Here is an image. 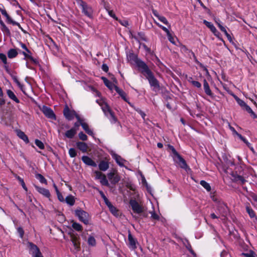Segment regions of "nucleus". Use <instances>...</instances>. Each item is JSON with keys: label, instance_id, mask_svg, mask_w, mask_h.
<instances>
[{"label": "nucleus", "instance_id": "1", "mask_svg": "<svg viewBox=\"0 0 257 257\" xmlns=\"http://www.w3.org/2000/svg\"><path fill=\"white\" fill-rule=\"evenodd\" d=\"M96 102L101 106L104 114L109 119L111 123H115L117 121L116 118L114 115L113 112L110 110L108 104L106 103L104 99L100 98L96 100Z\"/></svg>", "mask_w": 257, "mask_h": 257}, {"label": "nucleus", "instance_id": "2", "mask_svg": "<svg viewBox=\"0 0 257 257\" xmlns=\"http://www.w3.org/2000/svg\"><path fill=\"white\" fill-rule=\"evenodd\" d=\"M130 204L132 207L134 213L141 215L143 213L144 217L147 215L144 213V207L142 205L139 204L136 200L132 199L130 201Z\"/></svg>", "mask_w": 257, "mask_h": 257}, {"label": "nucleus", "instance_id": "3", "mask_svg": "<svg viewBox=\"0 0 257 257\" xmlns=\"http://www.w3.org/2000/svg\"><path fill=\"white\" fill-rule=\"evenodd\" d=\"M75 214L80 221L85 224H89L90 216L87 212L81 209H77L75 211Z\"/></svg>", "mask_w": 257, "mask_h": 257}, {"label": "nucleus", "instance_id": "4", "mask_svg": "<svg viewBox=\"0 0 257 257\" xmlns=\"http://www.w3.org/2000/svg\"><path fill=\"white\" fill-rule=\"evenodd\" d=\"M29 252L33 257H43L40 249L37 245L32 242H29L27 244Z\"/></svg>", "mask_w": 257, "mask_h": 257}, {"label": "nucleus", "instance_id": "5", "mask_svg": "<svg viewBox=\"0 0 257 257\" xmlns=\"http://www.w3.org/2000/svg\"><path fill=\"white\" fill-rule=\"evenodd\" d=\"M145 76L148 80L150 85L153 87V90L159 89L160 87L159 82L151 71L147 73Z\"/></svg>", "mask_w": 257, "mask_h": 257}, {"label": "nucleus", "instance_id": "6", "mask_svg": "<svg viewBox=\"0 0 257 257\" xmlns=\"http://www.w3.org/2000/svg\"><path fill=\"white\" fill-rule=\"evenodd\" d=\"M78 3L82 8V12L84 13V14L88 17H91L92 14L91 8L89 7L85 2L81 0L79 1Z\"/></svg>", "mask_w": 257, "mask_h": 257}, {"label": "nucleus", "instance_id": "7", "mask_svg": "<svg viewBox=\"0 0 257 257\" xmlns=\"http://www.w3.org/2000/svg\"><path fill=\"white\" fill-rule=\"evenodd\" d=\"M174 161L182 168L185 169L187 172L190 170L187 165L185 160L180 155L174 158Z\"/></svg>", "mask_w": 257, "mask_h": 257}, {"label": "nucleus", "instance_id": "8", "mask_svg": "<svg viewBox=\"0 0 257 257\" xmlns=\"http://www.w3.org/2000/svg\"><path fill=\"white\" fill-rule=\"evenodd\" d=\"M40 109L45 114V115L48 118L53 119H56L55 114L54 113L53 110L49 107L43 105L42 107L40 108Z\"/></svg>", "mask_w": 257, "mask_h": 257}, {"label": "nucleus", "instance_id": "9", "mask_svg": "<svg viewBox=\"0 0 257 257\" xmlns=\"http://www.w3.org/2000/svg\"><path fill=\"white\" fill-rule=\"evenodd\" d=\"M218 211L220 214V217L222 220L225 219V217L228 213V208L224 203H220L218 208Z\"/></svg>", "mask_w": 257, "mask_h": 257}, {"label": "nucleus", "instance_id": "10", "mask_svg": "<svg viewBox=\"0 0 257 257\" xmlns=\"http://www.w3.org/2000/svg\"><path fill=\"white\" fill-rule=\"evenodd\" d=\"M138 67L141 70L143 74L146 75L149 72H151L147 65L143 61L138 60L136 63Z\"/></svg>", "mask_w": 257, "mask_h": 257}, {"label": "nucleus", "instance_id": "11", "mask_svg": "<svg viewBox=\"0 0 257 257\" xmlns=\"http://www.w3.org/2000/svg\"><path fill=\"white\" fill-rule=\"evenodd\" d=\"M108 179L112 184H116L120 180V177L116 174V171L113 170L112 172L107 174Z\"/></svg>", "mask_w": 257, "mask_h": 257}, {"label": "nucleus", "instance_id": "12", "mask_svg": "<svg viewBox=\"0 0 257 257\" xmlns=\"http://www.w3.org/2000/svg\"><path fill=\"white\" fill-rule=\"evenodd\" d=\"M136 239L134 238L133 235L131 234L130 232H129L128 234V242L127 245L129 248L132 250H134L137 248L136 244H137Z\"/></svg>", "mask_w": 257, "mask_h": 257}, {"label": "nucleus", "instance_id": "13", "mask_svg": "<svg viewBox=\"0 0 257 257\" xmlns=\"http://www.w3.org/2000/svg\"><path fill=\"white\" fill-rule=\"evenodd\" d=\"M111 155L113 159H114L116 163L120 166L122 167L124 166V163L126 162L125 160L122 159L120 156L117 155L114 152L111 153Z\"/></svg>", "mask_w": 257, "mask_h": 257}, {"label": "nucleus", "instance_id": "14", "mask_svg": "<svg viewBox=\"0 0 257 257\" xmlns=\"http://www.w3.org/2000/svg\"><path fill=\"white\" fill-rule=\"evenodd\" d=\"M36 190L41 194L47 198H50L51 194L49 190L41 187L37 185L34 186Z\"/></svg>", "mask_w": 257, "mask_h": 257}, {"label": "nucleus", "instance_id": "15", "mask_svg": "<svg viewBox=\"0 0 257 257\" xmlns=\"http://www.w3.org/2000/svg\"><path fill=\"white\" fill-rule=\"evenodd\" d=\"M78 120L80 121V125L82 126L83 130L85 131V132L89 135L93 136V131L89 128L88 125L82 121V120L79 117H77Z\"/></svg>", "mask_w": 257, "mask_h": 257}, {"label": "nucleus", "instance_id": "16", "mask_svg": "<svg viewBox=\"0 0 257 257\" xmlns=\"http://www.w3.org/2000/svg\"><path fill=\"white\" fill-rule=\"evenodd\" d=\"M64 114L66 118L68 120H71L74 118V115L77 118V116L74 111H71L68 107L65 108L64 109Z\"/></svg>", "mask_w": 257, "mask_h": 257}, {"label": "nucleus", "instance_id": "17", "mask_svg": "<svg viewBox=\"0 0 257 257\" xmlns=\"http://www.w3.org/2000/svg\"><path fill=\"white\" fill-rule=\"evenodd\" d=\"M152 13H153V15L156 17H157L158 19V20L159 21H160L161 22H162L163 23H164L165 25H168L169 26H170L169 25L168 21L166 19V18L164 16L160 15L158 13V12L156 10H153Z\"/></svg>", "mask_w": 257, "mask_h": 257}, {"label": "nucleus", "instance_id": "18", "mask_svg": "<svg viewBox=\"0 0 257 257\" xmlns=\"http://www.w3.org/2000/svg\"><path fill=\"white\" fill-rule=\"evenodd\" d=\"M82 161L87 165L96 167V163L88 156H84L82 157Z\"/></svg>", "mask_w": 257, "mask_h": 257}, {"label": "nucleus", "instance_id": "19", "mask_svg": "<svg viewBox=\"0 0 257 257\" xmlns=\"http://www.w3.org/2000/svg\"><path fill=\"white\" fill-rule=\"evenodd\" d=\"M115 90L117 92V93H118L119 94V95L124 101L127 102L130 105V106L134 107L133 105L128 101L127 98H126V94L122 90L118 88L117 86H115Z\"/></svg>", "mask_w": 257, "mask_h": 257}, {"label": "nucleus", "instance_id": "20", "mask_svg": "<svg viewBox=\"0 0 257 257\" xmlns=\"http://www.w3.org/2000/svg\"><path fill=\"white\" fill-rule=\"evenodd\" d=\"M0 12L1 14L4 16L8 21V22L9 23H11L13 25H18V23L16 22V21H13L10 17L9 16V15L7 14L6 11L3 9H0Z\"/></svg>", "mask_w": 257, "mask_h": 257}, {"label": "nucleus", "instance_id": "21", "mask_svg": "<svg viewBox=\"0 0 257 257\" xmlns=\"http://www.w3.org/2000/svg\"><path fill=\"white\" fill-rule=\"evenodd\" d=\"M77 131V128H76L75 127H72L70 130L66 131L64 135L67 138L72 139L76 134Z\"/></svg>", "mask_w": 257, "mask_h": 257}, {"label": "nucleus", "instance_id": "22", "mask_svg": "<svg viewBox=\"0 0 257 257\" xmlns=\"http://www.w3.org/2000/svg\"><path fill=\"white\" fill-rule=\"evenodd\" d=\"M1 30L4 33L5 35L10 36L11 32L9 28L6 26L2 21H0Z\"/></svg>", "mask_w": 257, "mask_h": 257}, {"label": "nucleus", "instance_id": "23", "mask_svg": "<svg viewBox=\"0 0 257 257\" xmlns=\"http://www.w3.org/2000/svg\"><path fill=\"white\" fill-rule=\"evenodd\" d=\"M98 167L100 170L105 171L109 168L108 162L104 160L101 161L98 165Z\"/></svg>", "mask_w": 257, "mask_h": 257}, {"label": "nucleus", "instance_id": "24", "mask_svg": "<svg viewBox=\"0 0 257 257\" xmlns=\"http://www.w3.org/2000/svg\"><path fill=\"white\" fill-rule=\"evenodd\" d=\"M77 147L82 152H86L88 150L87 145L83 142H78L76 143Z\"/></svg>", "mask_w": 257, "mask_h": 257}, {"label": "nucleus", "instance_id": "25", "mask_svg": "<svg viewBox=\"0 0 257 257\" xmlns=\"http://www.w3.org/2000/svg\"><path fill=\"white\" fill-rule=\"evenodd\" d=\"M203 87L206 94L208 95L212 96V93L209 88L208 83L205 79H204L203 81Z\"/></svg>", "mask_w": 257, "mask_h": 257}, {"label": "nucleus", "instance_id": "26", "mask_svg": "<svg viewBox=\"0 0 257 257\" xmlns=\"http://www.w3.org/2000/svg\"><path fill=\"white\" fill-rule=\"evenodd\" d=\"M127 60L131 63H136L137 61L139 60L137 57V56L132 53H129L127 55Z\"/></svg>", "mask_w": 257, "mask_h": 257}, {"label": "nucleus", "instance_id": "27", "mask_svg": "<svg viewBox=\"0 0 257 257\" xmlns=\"http://www.w3.org/2000/svg\"><path fill=\"white\" fill-rule=\"evenodd\" d=\"M7 93L10 99L15 101L16 103H19L20 101L16 97L14 93L11 90H8Z\"/></svg>", "mask_w": 257, "mask_h": 257}, {"label": "nucleus", "instance_id": "28", "mask_svg": "<svg viewBox=\"0 0 257 257\" xmlns=\"http://www.w3.org/2000/svg\"><path fill=\"white\" fill-rule=\"evenodd\" d=\"M102 79L103 80V82L105 85L110 90H112L113 89H115V87L116 86L114 85L111 82L109 81L106 78L102 77Z\"/></svg>", "mask_w": 257, "mask_h": 257}, {"label": "nucleus", "instance_id": "29", "mask_svg": "<svg viewBox=\"0 0 257 257\" xmlns=\"http://www.w3.org/2000/svg\"><path fill=\"white\" fill-rule=\"evenodd\" d=\"M18 136L23 140L26 143H29V139L28 137L25 134V133L21 131L17 132Z\"/></svg>", "mask_w": 257, "mask_h": 257}, {"label": "nucleus", "instance_id": "30", "mask_svg": "<svg viewBox=\"0 0 257 257\" xmlns=\"http://www.w3.org/2000/svg\"><path fill=\"white\" fill-rule=\"evenodd\" d=\"M65 201L68 204L70 205V206L73 205L75 203L74 197L72 195L67 196L66 197Z\"/></svg>", "mask_w": 257, "mask_h": 257}, {"label": "nucleus", "instance_id": "31", "mask_svg": "<svg viewBox=\"0 0 257 257\" xmlns=\"http://www.w3.org/2000/svg\"><path fill=\"white\" fill-rule=\"evenodd\" d=\"M107 207L113 215L115 216H118L119 215V211L111 204H110V206H108Z\"/></svg>", "mask_w": 257, "mask_h": 257}, {"label": "nucleus", "instance_id": "32", "mask_svg": "<svg viewBox=\"0 0 257 257\" xmlns=\"http://www.w3.org/2000/svg\"><path fill=\"white\" fill-rule=\"evenodd\" d=\"M203 23L210 29V31L212 33H216V29L214 25L210 22L207 21L206 20L203 21Z\"/></svg>", "mask_w": 257, "mask_h": 257}, {"label": "nucleus", "instance_id": "33", "mask_svg": "<svg viewBox=\"0 0 257 257\" xmlns=\"http://www.w3.org/2000/svg\"><path fill=\"white\" fill-rule=\"evenodd\" d=\"M18 55V52L16 49H11L8 52V56L9 58H15Z\"/></svg>", "mask_w": 257, "mask_h": 257}, {"label": "nucleus", "instance_id": "34", "mask_svg": "<svg viewBox=\"0 0 257 257\" xmlns=\"http://www.w3.org/2000/svg\"><path fill=\"white\" fill-rule=\"evenodd\" d=\"M238 137L242 140L252 152L253 151V149L251 147V144L246 140V139L243 137L241 135H238Z\"/></svg>", "mask_w": 257, "mask_h": 257}, {"label": "nucleus", "instance_id": "35", "mask_svg": "<svg viewBox=\"0 0 257 257\" xmlns=\"http://www.w3.org/2000/svg\"><path fill=\"white\" fill-rule=\"evenodd\" d=\"M36 178L39 180V181L41 183L45 184H47V181L46 179L41 175L40 174H37L36 175Z\"/></svg>", "mask_w": 257, "mask_h": 257}, {"label": "nucleus", "instance_id": "36", "mask_svg": "<svg viewBox=\"0 0 257 257\" xmlns=\"http://www.w3.org/2000/svg\"><path fill=\"white\" fill-rule=\"evenodd\" d=\"M87 242L89 245L92 246H94L96 245V240L95 238L92 236H89Z\"/></svg>", "mask_w": 257, "mask_h": 257}, {"label": "nucleus", "instance_id": "37", "mask_svg": "<svg viewBox=\"0 0 257 257\" xmlns=\"http://www.w3.org/2000/svg\"><path fill=\"white\" fill-rule=\"evenodd\" d=\"M246 210L251 218L255 217V213L249 206L247 205L246 206Z\"/></svg>", "mask_w": 257, "mask_h": 257}, {"label": "nucleus", "instance_id": "38", "mask_svg": "<svg viewBox=\"0 0 257 257\" xmlns=\"http://www.w3.org/2000/svg\"><path fill=\"white\" fill-rule=\"evenodd\" d=\"M0 59L2 60V61H3V62L6 65L7 63V57L4 54H0ZM5 68L6 70V71L8 72V67L7 66V65H5Z\"/></svg>", "mask_w": 257, "mask_h": 257}, {"label": "nucleus", "instance_id": "39", "mask_svg": "<svg viewBox=\"0 0 257 257\" xmlns=\"http://www.w3.org/2000/svg\"><path fill=\"white\" fill-rule=\"evenodd\" d=\"M100 182L102 185L108 186L109 183L106 178L105 175L104 174L103 176L99 179Z\"/></svg>", "mask_w": 257, "mask_h": 257}, {"label": "nucleus", "instance_id": "40", "mask_svg": "<svg viewBox=\"0 0 257 257\" xmlns=\"http://www.w3.org/2000/svg\"><path fill=\"white\" fill-rule=\"evenodd\" d=\"M72 227L76 230L78 231H80L82 230V226L78 223L77 222H73L72 223Z\"/></svg>", "mask_w": 257, "mask_h": 257}, {"label": "nucleus", "instance_id": "41", "mask_svg": "<svg viewBox=\"0 0 257 257\" xmlns=\"http://www.w3.org/2000/svg\"><path fill=\"white\" fill-rule=\"evenodd\" d=\"M150 213L151 214V219L154 220H158L160 219L159 215L155 212L154 211H150Z\"/></svg>", "mask_w": 257, "mask_h": 257}, {"label": "nucleus", "instance_id": "42", "mask_svg": "<svg viewBox=\"0 0 257 257\" xmlns=\"http://www.w3.org/2000/svg\"><path fill=\"white\" fill-rule=\"evenodd\" d=\"M200 184L208 191L211 190V187L209 184L205 181H201Z\"/></svg>", "mask_w": 257, "mask_h": 257}, {"label": "nucleus", "instance_id": "43", "mask_svg": "<svg viewBox=\"0 0 257 257\" xmlns=\"http://www.w3.org/2000/svg\"><path fill=\"white\" fill-rule=\"evenodd\" d=\"M13 79L14 81V82L17 84V85L19 86V87L22 90H23V85L18 80L16 76H13Z\"/></svg>", "mask_w": 257, "mask_h": 257}, {"label": "nucleus", "instance_id": "44", "mask_svg": "<svg viewBox=\"0 0 257 257\" xmlns=\"http://www.w3.org/2000/svg\"><path fill=\"white\" fill-rule=\"evenodd\" d=\"M35 144L40 149H44V145L41 141L38 140H35Z\"/></svg>", "mask_w": 257, "mask_h": 257}, {"label": "nucleus", "instance_id": "45", "mask_svg": "<svg viewBox=\"0 0 257 257\" xmlns=\"http://www.w3.org/2000/svg\"><path fill=\"white\" fill-rule=\"evenodd\" d=\"M69 154L71 158H74L76 156L77 153L74 149L71 148L69 150Z\"/></svg>", "mask_w": 257, "mask_h": 257}, {"label": "nucleus", "instance_id": "46", "mask_svg": "<svg viewBox=\"0 0 257 257\" xmlns=\"http://www.w3.org/2000/svg\"><path fill=\"white\" fill-rule=\"evenodd\" d=\"M235 99H236L237 102L238 103V104L240 106H241L242 107H244L246 105V104L245 103V102L244 101L239 99V98L236 97H235Z\"/></svg>", "mask_w": 257, "mask_h": 257}, {"label": "nucleus", "instance_id": "47", "mask_svg": "<svg viewBox=\"0 0 257 257\" xmlns=\"http://www.w3.org/2000/svg\"><path fill=\"white\" fill-rule=\"evenodd\" d=\"M95 174V179H100L104 175L101 172L98 171H95L94 172Z\"/></svg>", "mask_w": 257, "mask_h": 257}, {"label": "nucleus", "instance_id": "48", "mask_svg": "<svg viewBox=\"0 0 257 257\" xmlns=\"http://www.w3.org/2000/svg\"><path fill=\"white\" fill-rule=\"evenodd\" d=\"M169 148L171 149V150L172 151V153L173 154V159H174V158H176L178 156L180 155L177 153V152L176 151V150L175 149V148L173 146H170Z\"/></svg>", "mask_w": 257, "mask_h": 257}, {"label": "nucleus", "instance_id": "49", "mask_svg": "<svg viewBox=\"0 0 257 257\" xmlns=\"http://www.w3.org/2000/svg\"><path fill=\"white\" fill-rule=\"evenodd\" d=\"M155 23L160 27L166 33V34L168 35L170 33L168 29H167L166 27L163 26L162 25H160L159 23H158L157 22L155 21Z\"/></svg>", "mask_w": 257, "mask_h": 257}, {"label": "nucleus", "instance_id": "50", "mask_svg": "<svg viewBox=\"0 0 257 257\" xmlns=\"http://www.w3.org/2000/svg\"><path fill=\"white\" fill-rule=\"evenodd\" d=\"M78 137L82 141H86L87 139V136L84 134L83 132H80L78 134Z\"/></svg>", "mask_w": 257, "mask_h": 257}, {"label": "nucleus", "instance_id": "51", "mask_svg": "<svg viewBox=\"0 0 257 257\" xmlns=\"http://www.w3.org/2000/svg\"><path fill=\"white\" fill-rule=\"evenodd\" d=\"M167 36L168 37V40H169V41L171 43H172V44H175V38L172 36L171 34L170 33L169 34L167 35Z\"/></svg>", "mask_w": 257, "mask_h": 257}, {"label": "nucleus", "instance_id": "52", "mask_svg": "<svg viewBox=\"0 0 257 257\" xmlns=\"http://www.w3.org/2000/svg\"><path fill=\"white\" fill-rule=\"evenodd\" d=\"M190 82L192 83V85H193L194 86L197 88H200L201 86V83L198 81L192 80L190 81Z\"/></svg>", "mask_w": 257, "mask_h": 257}, {"label": "nucleus", "instance_id": "53", "mask_svg": "<svg viewBox=\"0 0 257 257\" xmlns=\"http://www.w3.org/2000/svg\"><path fill=\"white\" fill-rule=\"evenodd\" d=\"M134 108L141 115L142 117L145 120V117L146 116V114L145 113V112L142 111L139 108H136L134 107Z\"/></svg>", "mask_w": 257, "mask_h": 257}, {"label": "nucleus", "instance_id": "54", "mask_svg": "<svg viewBox=\"0 0 257 257\" xmlns=\"http://www.w3.org/2000/svg\"><path fill=\"white\" fill-rule=\"evenodd\" d=\"M242 255L245 257H255V254L252 251L249 253H243Z\"/></svg>", "mask_w": 257, "mask_h": 257}, {"label": "nucleus", "instance_id": "55", "mask_svg": "<svg viewBox=\"0 0 257 257\" xmlns=\"http://www.w3.org/2000/svg\"><path fill=\"white\" fill-rule=\"evenodd\" d=\"M244 108L248 113H249L253 115H255L254 113L252 110L251 108L249 106H248L247 104L245 106V107Z\"/></svg>", "mask_w": 257, "mask_h": 257}, {"label": "nucleus", "instance_id": "56", "mask_svg": "<svg viewBox=\"0 0 257 257\" xmlns=\"http://www.w3.org/2000/svg\"><path fill=\"white\" fill-rule=\"evenodd\" d=\"M57 197H58V200L61 201V202H64L65 201V199L63 196V195H62V194L59 192L58 193H57Z\"/></svg>", "mask_w": 257, "mask_h": 257}, {"label": "nucleus", "instance_id": "57", "mask_svg": "<svg viewBox=\"0 0 257 257\" xmlns=\"http://www.w3.org/2000/svg\"><path fill=\"white\" fill-rule=\"evenodd\" d=\"M107 13L111 17H112L116 20H118L117 18L115 16V14L113 13L112 10H109L108 11H107Z\"/></svg>", "mask_w": 257, "mask_h": 257}, {"label": "nucleus", "instance_id": "58", "mask_svg": "<svg viewBox=\"0 0 257 257\" xmlns=\"http://www.w3.org/2000/svg\"><path fill=\"white\" fill-rule=\"evenodd\" d=\"M17 231H18V233H19L20 236L21 238H22L23 237L24 233L23 229L21 227H19L17 229Z\"/></svg>", "mask_w": 257, "mask_h": 257}, {"label": "nucleus", "instance_id": "59", "mask_svg": "<svg viewBox=\"0 0 257 257\" xmlns=\"http://www.w3.org/2000/svg\"><path fill=\"white\" fill-rule=\"evenodd\" d=\"M216 23L218 27L219 28V29H220V30L222 32H224L225 31V30H226L225 28L221 25L220 22L216 21Z\"/></svg>", "mask_w": 257, "mask_h": 257}, {"label": "nucleus", "instance_id": "60", "mask_svg": "<svg viewBox=\"0 0 257 257\" xmlns=\"http://www.w3.org/2000/svg\"><path fill=\"white\" fill-rule=\"evenodd\" d=\"M229 126V129L230 130V131L232 132V133L234 134V135H236L237 137H238V135H240L239 134H238L236 131L234 129V128L232 126H231L230 124L228 125Z\"/></svg>", "mask_w": 257, "mask_h": 257}, {"label": "nucleus", "instance_id": "61", "mask_svg": "<svg viewBox=\"0 0 257 257\" xmlns=\"http://www.w3.org/2000/svg\"><path fill=\"white\" fill-rule=\"evenodd\" d=\"M18 179L19 180V181H20L21 184H22V186L23 187V188L26 190V191H27V188L26 187V185H25V182L24 181V180L21 179L20 177H19L18 178Z\"/></svg>", "mask_w": 257, "mask_h": 257}, {"label": "nucleus", "instance_id": "62", "mask_svg": "<svg viewBox=\"0 0 257 257\" xmlns=\"http://www.w3.org/2000/svg\"><path fill=\"white\" fill-rule=\"evenodd\" d=\"M22 54L25 56V58H24L25 59H29L30 57L31 56V55H30L31 53H29L27 52H26V51L22 52Z\"/></svg>", "mask_w": 257, "mask_h": 257}, {"label": "nucleus", "instance_id": "63", "mask_svg": "<svg viewBox=\"0 0 257 257\" xmlns=\"http://www.w3.org/2000/svg\"><path fill=\"white\" fill-rule=\"evenodd\" d=\"M105 202V203L106 204V205L108 206H110V204H111V203L109 201V200L107 199V198H106V197L105 196H104L103 197H102Z\"/></svg>", "mask_w": 257, "mask_h": 257}, {"label": "nucleus", "instance_id": "64", "mask_svg": "<svg viewBox=\"0 0 257 257\" xmlns=\"http://www.w3.org/2000/svg\"><path fill=\"white\" fill-rule=\"evenodd\" d=\"M105 202V203L106 204V205L108 206H110V204H111V203L109 201V200L107 199V198H106V197L105 196H104L103 197H102Z\"/></svg>", "mask_w": 257, "mask_h": 257}]
</instances>
